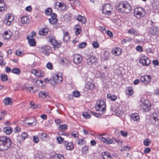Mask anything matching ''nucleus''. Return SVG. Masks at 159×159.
I'll list each match as a JSON object with an SVG mask.
<instances>
[{"instance_id": "f257e3e1", "label": "nucleus", "mask_w": 159, "mask_h": 159, "mask_svg": "<svg viewBox=\"0 0 159 159\" xmlns=\"http://www.w3.org/2000/svg\"><path fill=\"white\" fill-rule=\"evenodd\" d=\"M11 142L10 139L5 137L0 136V150L5 151L11 146Z\"/></svg>"}, {"instance_id": "f03ea898", "label": "nucleus", "mask_w": 159, "mask_h": 159, "mask_svg": "<svg viewBox=\"0 0 159 159\" xmlns=\"http://www.w3.org/2000/svg\"><path fill=\"white\" fill-rule=\"evenodd\" d=\"M117 9L119 11L125 13H129L131 10L130 4L127 2H120L119 3Z\"/></svg>"}, {"instance_id": "7ed1b4c3", "label": "nucleus", "mask_w": 159, "mask_h": 159, "mask_svg": "<svg viewBox=\"0 0 159 159\" xmlns=\"http://www.w3.org/2000/svg\"><path fill=\"white\" fill-rule=\"evenodd\" d=\"M62 80V78L60 74H55L50 79L51 84L53 86H55L57 84L61 83Z\"/></svg>"}, {"instance_id": "20e7f679", "label": "nucleus", "mask_w": 159, "mask_h": 159, "mask_svg": "<svg viewBox=\"0 0 159 159\" xmlns=\"http://www.w3.org/2000/svg\"><path fill=\"white\" fill-rule=\"evenodd\" d=\"M150 120L152 124L159 126V111L153 113L150 118Z\"/></svg>"}, {"instance_id": "39448f33", "label": "nucleus", "mask_w": 159, "mask_h": 159, "mask_svg": "<svg viewBox=\"0 0 159 159\" xmlns=\"http://www.w3.org/2000/svg\"><path fill=\"white\" fill-rule=\"evenodd\" d=\"M106 103L104 100H98L97 101L95 108L97 111H101L103 113L105 110Z\"/></svg>"}, {"instance_id": "423d86ee", "label": "nucleus", "mask_w": 159, "mask_h": 159, "mask_svg": "<svg viewBox=\"0 0 159 159\" xmlns=\"http://www.w3.org/2000/svg\"><path fill=\"white\" fill-rule=\"evenodd\" d=\"M134 16L138 18H141L145 14L144 10L141 7L135 8L134 11Z\"/></svg>"}, {"instance_id": "0eeeda50", "label": "nucleus", "mask_w": 159, "mask_h": 159, "mask_svg": "<svg viewBox=\"0 0 159 159\" xmlns=\"http://www.w3.org/2000/svg\"><path fill=\"white\" fill-rule=\"evenodd\" d=\"M112 8V7L110 4H106L103 6L102 13L107 15H110Z\"/></svg>"}, {"instance_id": "6e6552de", "label": "nucleus", "mask_w": 159, "mask_h": 159, "mask_svg": "<svg viewBox=\"0 0 159 159\" xmlns=\"http://www.w3.org/2000/svg\"><path fill=\"white\" fill-rule=\"evenodd\" d=\"M139 62L143 66H148L150 63L149 59L147 57L145 56H142L140 57Z\"/></svg>"}, {"instance_id": "1a4fd4ad", "label": "nucleus", "mask_w": 159, "mask_h": 159, "mask_svg": "<svg viewBox=\"0 0 159 159\" xmlns=\"http://www.w3.org/2000/svg\"><path fill=\"white\" fill-rule=\"evenodd\" d=\"M14 20V17L9 14H7L6 16L5 19L4 20V23L7 25L11 24V22Z\"/></svg>"}, {"instance_id": "9d476101", "label": "nucleus", "mask_w": 159, "mask_h": 159, "mask_svg": "<svg viewBox=\"0 0 159 159\" xmlns=\"http://www.w3.org/2000/svg\"><path fill=\"white\" fill-rule=\"evenodd\" d=\"M49 41L52 43V45L54 47H58L60 45V43H58L56 40L55 37L52 35H51L49 36Z\"/></svg>"}, {"instance_id": "9b49d317", "label": "nucleus", "mask_w": 159, "mask_h": 159, "mask_svg": "<svg viewBox=\"0 0 159 159\" xmlns=\"http://www.w3.org/2000/svg\"><path fill=\"white\" fill-rule=\"evenodd\" d=\"M140 80L143 83L147 84L151 81V77L150 75H145L141 76Z\"/></svg>"}, {"instance_id": "f8f14e48", "label": "nucleus", "mask_w": 159, "mask_h": 159, "mask_svg": "<svg viewBox=\"0 0 159 159\" xmlns=\"http://www.w3.org/2000/svg\"><path fill=\"white\" fill-rule=\"evenodd\" d=\"M31 73L38 77H43L44 75V73L43 71L40 70H37L35 69H32L31 70Z\"/></svg>"}, {"instance_id": "ddd939ff", "label": "nucleus", "mask_w": 159, "mask_h": 159, "mask_svg": "<svg viewBox=\"0 0 159 159\" xmlns=\"http://www.w3.org/2000/svg\"><path fill=\"white\" fill-rule=\"evenodd\" d=\"M141 108L144 111H148L150 109L151 105L150 103L148 102L147 103H143L141 106Z\"/></svg>"}, {"instance_id": "4468645a", "label": "nucleus", "mask_w": 159, "mask_h": 159, "mask_svg": "<svg viewBox=\"0 0 159 159\" xmlns=\"http://www.w3.org/2000/svg\"><path fill=\"white\" fill-rule=\"evenodd\" d=\"M82 61V57L80 55L78 54L74 55L73 61L75 63L77 64L80 63Z\"/></svg>"}, {"instance_id": "2eb2a0df", "label": "nucleus", "mask_w": 159, "mask_h": 159, "mask_svg": "<svg viewBox=\"0 0 159 159\" xmlns=\"http://www.w3.org/2000/svg\"><path fill=\"white\" fill-rule=\"evenodd\" d=\"M64 145L67 150L70 151L73 150L74 147L73 144L71 142L68 143L66 141H65L64 142Z\"/></svg>"}, {"instance_id": "dca6fc26", "label": "nucleus", "mask_w": 159, "mask_h": 159, "mask_svg": "<svg viewBox=\"0 0 159 159\" xmlns=\"http://www.w3.org/2000/svg\"><path fill=\"white\" fill-rule=\"evenodd\" d=\"M112 52L115 56H119L121 54V49L120 48L117 47L113 49Z\"/></svg>"}, {"instance_id": "f3484780", "label": "nucleus", "mask_w": 159, "mask_h": 159, "mask_svg": "<svg viewBox=\"0 0 159 159\" xmlns=\"http://www.w3.org/2000/svg\"><path fill=\"white\" fill-rule=\"evenodd\" d=\"M31 38L30 35L27 36L26 38L28 40L29 44L31 46H35L36 44L35 40L33 38Z\"/></svg>"}, {"instance_id": "a211bd4d", "label": "nucleus", "mask_w": 159, "mask_h": 159, "mask_svg": "<svg viewBox=\"0 0 159 159\" xmlns=\"http://www.w3.org/2000/svg\"><path fill=\"white\" fill-rule=\"evenodd\" d=\"M102 159H111V155L108 152H105L102 153Z\"/></svg>"}, {"instance_id": "6ab92c4d", "label": "nucleus", "mask_w": 159, "mask_h": 159, "mask_svg": "<svg viewBox=\"0 0 159 159\" xmlns=\"http://www.w3.org/2000/svg\"><path fill=\"white\" fill-rule=\"evenodd\" d=\"M48 96V93L44 91H41L39 93V96L41 98H45Z\"/></svg>"}, {"instance_id": "aec40b11", "label": "nucleus", "mask_w": 159, "mask_h": 159, "mask_svg": "<svg viewBox=\"0 0 159 159\" xmlns=\"http://www.w3.org/2000/svg\"><path fill=\"white\" fill-rule=\"evenodd\" d=\"M41 51L45 55L48 56L49 55V51L50 47L49 46H44L41 48Z\"/></svg>"}, {"instance_id": "412c9836", "label": "nucleus", "mask_w": 159, "mask_h": 159, "mask_svg": "<svg viewBox=\"0 0 159 159\" xmlns=\"http://www.w3.org/2000/svg\"><path fill=\"white\" fill-rule=\"evenodd\" d=\"M7 7L3 0H0V12L6 10Z\"/></svg>"}, {"instance_id": "4be33fe9", "label": "nucleus", "mask_w": 159, "mask_h": 159, "mask_svg": "<svg viewBox=\"0 0 159 159\" xmlns=\"http://www.w3.org/2000/svg\"><path fill=\"white\" fill-rule=\"evenodd\" d=\"M97 61V58L95 56H92L90 57L87 60L88 64L89 65L94 63Z\"/></svg>"}, {"instance_id": "5701e85b", "label": "nucleus", "mask_w": 159, "mask_h": 159, "mask_svg": "<svg viewBox=\"0 0 159 159\" xmlns=\"http://www.w3.org/2000/svg\"><path fill=\"white\" fill-rule=\"evenodd\" d=\"M149 31L150 34L152 35L157 34L158 32L157 29L156 27L153 26L150 28Z\"/></svg>"}, {"instance_id": "b1692460", "label": "nucleus", "mask_w": 159, "mask_h": 159, "mask_svg": "<svg viewBox=\"0 0 159 159\" xmlns=\"http://www.w3.org/2000/svg\"><path fill=\"white\" fill-rule=\"evenodd\" d=\"M131 119L134 121L138 122L140 120V117L138 113H133L131 114Z\"/></svg>"}, {"instance_id": "393cba45", "label": "nucleus", "mask_w": 159, "mask_h": 159, "mask_svg": "<svg viewBox=\"0 0 159 159\" xmlns=\"http://www.w3.org/2000/svg\"><path fill=\"white\" fill-rule=\"evenodd\" d=\"M101 140L108 144L112 143L113 142V140L109 138H105L104 137H102L101 138Z\"/></svg>"}, {"instance_id": "a878e982", "label": "nucleus", "mask_w": 159, "mask_h": 159, "mask_svg": "<svg viewBox=\"0 0 159 159\" xmlns=\"http://www.w3.org/2000/svg\"><path fill=\"white\" fill-rule=\"evenodd\" d=\"M11 35V33L10 31H6L4 32L3 34V37L4 39H8Z\"/></svg>"}, {"instance_id": "bb28decb", "label": "nucleus", "mask_w": 159, "mask_h": 159, "mask_svg": "<svg viewBox=\"0 0 159 159\" xmlns=\"http://www.w3.org/2000/svg\"><path fill=\"white\" fill-rule=\"evenodd\" d=\"M48 31V30L47 28H43L40 30L39 31V34L42 35H46Z\"/></svg>"}, {"instance_id": "cd10ccee", "label": "nucleus", "mask_w": 159, "mask_h": 159, "mask_svg": "<svg viewBox=\"0 0 159 159\" xmlns=\"http://www.w3.org/2000/svg\"><path fill=\"white\" fill-rule=\"evenodd\" d=\"M63 40L64 41H67L70 39V36L68 32L63 31Z\"/></svg>"}, {"instance_id": "c85d7f7f", "label": "nucleus", "mask_w": 159, "mask_h": 159, "mask_svg": "<svg viewBox=\"0 0 159 159\" xmlns=\"http://www.w3.org/2000/svg\"><path fill=\"white\" fill-rule=\"evenodd\" d=\"M85 88L89 89L92 90L94 89L95 85L93 84L90 82H87L85 85Z\"/></svg>"}, {"instance_id": "c756f323", "label": "nucleus", "mask_w": 159, "mask_h": 159, "mask_svg": "<svg viewBox=\"0 0 159 159\" xmlns=\"http://www.w3.org/2000/svg\"><path fill=\"white\" fill-rule=\"evenodd\" d=\"M21 22L23 24H27L30 22L29 17L27 16H23L21 19Z\"/></svg>"}, {"instance_id": "7c9ffc66", "label": "nucleus", "mask_w": 159, "mask_h": 159, "mask_svg": "<svg viewBox=\"0 0 159 159\" xmlns=\"http://www.w3.org/2000/svg\"><path fill=\"white\" fill-rule=\"evenodd\" d=\"M12 129L10 126L5 127L3 129V132L7 134H10L12 131Z\"/></svg>"}, {"instance_id": "2f4dec72", "label": "nucleus", "mask_w": 159, "mask_h": 159, "mask_svg": "<svg viewBox=\"0 0 159 159\" xmlns=\"http://www.w3.org/2000/svg\"><path fill=\"white\" fill-rule=\"evenodd\" d=\"M56 5L61 10H65L66 8V5L63 2H57Z\"/></svg>"}, {"instance_id": "473e14b6", "label": "nucleus", "mask_w": 159, "mask_h": 159, "mask_svg": "<svg viewBox=\"0 0 159 159\" xmlns=\"http://www.w3.org/2000/svg\"><path fill=\"white\" fill-rule=\"evenodd\" d=\"M77 20L80 22L82 24H84L86 22L85 18L83 16L81 15H79L77 17Z\"/></svg>"}, {"instance_id": "72a5a7b5", "label": "nucleus", "mask_w": 159, "mask_h": 159, "mask_svg": "<svg viewBox=\"0 0 159 159\" xmlns=\"http://www.w3.org/2000/svg\"><path fill=\"white\" fill-rule=\"evenodd\" d=\"M3 102L5 105H10L12 104V99L11 98H7L4 100Z\"/></svg>"}, {"instance_id": "f704fd0d", "label": "nucleus", "mask_w": 159, "mask_h": 159, "mask_svg": "<svg viewBox=\"0 0 159 159\" xmlns=\"http://www.w3.org/2000/svg\"><path fill=\"white\" fill-rule=\"evenodd\" d=\"M50 159H64L63 155L61 154H56Z\"/></svg>"}, {"instance_id": "c9c22d12", "label": "nucleus", "mask_w": 159, "mask_h": 159, "mask_svg": "<svg viewBox=\"0 0 159 159\" xmlns=\"http://www.w3.org/2000/svg\"><path fill=\"white\" fill-rule=\"evenodd\" d=\"M39 138L43 141H45L46 139V134L44 133L39 134H38Z\"/></svg>"}, {"instance_id": "e433bc0d", "label": "nucleus", "mask_w": 159, "mask_h": 159, "mask_svg": "<svg viewBox=\"0 0 159 159\" xmlns=\"http://www.w3.org/2000/svg\"><path fill=\"white\" fill-rule=\"evenodd\" d=\"M67 128V125L66 124L60 125L59 126V129L60 130L65 131Z\"/></svg>"}, {"instance_id": "4c0bfd02", "label": "nucleus", "mask_w": 159, "mask_h": 159, "mask_svg": "<svg viewBox=\"0 0 159 159\" xmlns=\"http://www.w3.org/2000/svg\"><path fill=\"white\" fill-rule=\"evenodd\" d=\"M109 54L108 53L105 52L103 54L101 57V60L104 61L105 60L108 59Z\"/></svg>"}, {"instance_id": "58836bf2", "label": "nucleus", "mask_w": 159, "mask_h": 159, "mask_svg": "<svg viewBox=\"0 0 159 159\" xmlns=\"http://www.w3.org/2000/svg\"><path fill=\"white\" fill-rule=\"evenodd\" d=\"M107 97V98L110 99L111 100L113 101H115L117 98L116 96L110 94H108Z\"/></svg>"}, {"instance_id": "ea45409f", "label": "nucleus", "mask_w": 159, "mask_h": 159, "mask_svg": "<svg viewBox=\"0 0 159 159\" xmlns=\"http://www.w3.org/2000/svg\"><path fill=\"white\" fill-rule=\"evenodd\" d=\"M28 136V135L27 133H23L22 134L21 136L19 137L18 139H19V138H20L21 139V141H23Z\"/></svg>"}, {"instance_id": "a19ab883", "label": "nucleus", "mask_w": 159, "mask_h": 159, "mask_svg": "<svg viewBox=\"0 0 159 159\" xmlns=\"http://www.w3.org/2000/svg\"><path fill=\"white\" fill-rule=\"evenodd\" d=\"M77 140L78 141V144L80 146L84 145L86 143V141L84 139H79Z\"/></svg>"}, {"instance_id": "79ce46f5", "label": "nucleus", "mask_w": 159, "mask_h": 159, "mask_svg": "<svg viewBox=\"0 0 159 159\" xmlns=\"http://www.w3.org/2000/svg\"><path fill=\"white\" fill-rule=\"evenodd\" d=\"M31 118L32 120V121L30 122H28L27 123L28 125L30 126H31L32 125H35L36 123L35 119L34 117H32Z\"/></svg>"}, {"instance_id": "37998d69", "label": "nucleus", "mask_w": 159, "mask_h": 159, "mask_svg": "<svg viewBox=\"0 0 159 159\" xmlns=\"http://www.w3.org/2000/svg\"><path fill=\"white\" fill-rule=\"evenodd\" d=\"M75 33L76 35L79 34L81 32V28L80 26L77 25L75 27Z\"/></svg>"}, {"instance_id": "c03bdc74", "label": "nucleus", "mask_w": 159, "mask_h": 159, "mask_svg": "<svg viewBox=\"0 0 159 159\" xmlns=\"http://www.w3.org/2000/svg\"><path fill=\"white\" fill-rule=\"evenodd\" d=\"M49 21L51 24H54L57 22V20L56 18L51 17V18L49 19Z\"/></svg>"}, {"instance_id": "a18cd8bd", "label": "nucleus", "mask_w": 159, "mask_h": 159, "mask_svg": "<svg viewBox=\"0 0 159 159\" xmlns=\"http://www.w3.org/2000/svg\"><path fill=\"white\" fill-rule=\"evenodd\" d=\"M20 70L17 68H14L12 70V72L14 74H18L20 73Z\"/></svg>"}, {"instance_id": "49530a36", "label": "nucleus", "mask_w": 159, "mask_h": 159, "mask_svg": "<svg viewBox=\"0 0 159 159\" xmlns=\"http://www.w3.org/2000/svg\"><path fill=\"white\" fill-rule=\"evenodd\" d=\"M57 139L59 143H62L64 142V138L59 136L57 137Z\"/></svg>"}, {"instance_id": "de8ad7c7", "label": "nucleus", "mask_w": 159, "mask_h": 159, "mask_svg": "<svg viewBox=\"0 0 159 159\" xmlns=\"http://www.w3.org/2000/svg\"><path fill=\"white\" fill-rule=\"evenodd\" d=\"M128 33L130 34H133L134 35H136L137 33L135 30L133 29H130L128 31Z\"/></svg>"}, {"instance_id": "09e8293b", "label": "nucleus", "mask_w": 159, "mask_h": 159, "mask_svg": "<svg viewBox=\"0 0 159 159\" xmlns=\"http://www.w3.org/2000/svg\"><path fill=\"white\" fill-rule=\"evenodd\" d=\"M71 136L75 138H78L79 134L76 131H73L71 134Z\"/></svg>"}, {"instance_id": "8fccbe9b", "label": "nucleus", "mask_w": 159, "mask_h": 159, "mask_svg": "<svg viewBox=\"0 0 159 159\" xmlns=\"http://www.w3.org/2000/svg\"><path fill=\"white\" fill-rule=\"evenodd\" d=\"M82 115L86 119L90 118L91 117V115L87 112H84L82 114Z\"/></svg>"}, {"instance_id": "3c124183", "label": "nucleus", "mask_w": 159, "mask_h": 159, "mask_svg": "<svg viewBox=\"0 0 159 159\" xmlns=\"http://www.w3.org/2000/svg\"><path fill=\"white\" fill-rule=\"evenodd\" d=\"M87 44L86 42H83L79 45V48H83L86 46Z\"/></svg>"}, {"instance_id": "603ef678", "label": "nucleus", "mask_w": 159, "mask_h": 159, "mask_svg": "<svg viewBox=\"0 0 159 159\" xmlns=\"http://www.w3.org/2000/svg\"><path fill=\"white\" fill-rule=\"evenodd\" d=\"M46 66L47 68L50 70H52L53 69L52 63L50 62H48Z\"/></svg>"}, {"instance_id": "864d4df0", "label": "nucleus", "mask_w": 159, "mask_h": 159, "mask_svg": "<svg viewBox=\"0 0 159 159\" xmlns=\"http://www.w3.org/2000/svg\"><path fill=\"white\" fill-rule=\"evenodd\" d=\"M52 12V9L51 8H49L46 10L45 13L47 15H49L51 14Z\"/></svg>"}, {"instance_id": "5fc2aeb1", "label": "nucleus", "mask_w": 159, "mask_h": 159, "mask_svg": "<svg viewBox=\"0 0 159 159\" xmlns=\"http://www.w3.org/2000/svg\"><path fill=\"white\" fill-rule=\"evenodd\" d=\"M126 94L127 95H131L133 94V90L131 89H128L126 91Z\"/></svg>"}, {"instance_id": "6e6d98bb", "label": "nucleus", "mask_w": 159, "mask_h": 159, "mask_svg": "<svg viewBox=\"0 0 159 159\" xmlns=\"http://www.w3.org/2000/svg\"><path fill=\"white\" fill-rule=\"evenodd\" d=\"M67 62V59L65 58H63L60 60L61 64L65 65Z\"/></svg>"}, {"instance_id": "4d7b16f0", "label": "nucleus", "mask_w": 159, "mask_h": 159, "mask_svg": "<svg viewBox=\"0 0 159 159\" xmlns=\"http://www.w3.org/2000/svg\"><path fill=\"white\" fill-rule=\"evenodd\" d=\"M34 159H43V157L41 154H37L35 156Z\"/></svg>"}, {"instance_id": "13d9d810", "label": "nucleus", "mask_w": 159, "mask_h": 159, "mask_svg": "<svg viewBox=\"0 0 159 159\" xmlns=\"http://www.w3.org/2000/svg\"><path fill=\"white\" fill-rule=\"evenodd\" d=\"M73 95L74 97H78L80 96V93L78 91H74L73 92Z\"/></svg>"}, {"instance_id": "bf43d9fd", "label": "nucleus", "mask_w": 159, "mask_h": 159, "mask_svg": "<svg viewBox=\"0 0 159 159\" xmlns=\"http://www.w3.org/2000/svg\"><path fill=\"white\" fill-rule=\"evenodd\" d=\"M143 143L144 145L146 146H148L150 144V142L149 139H147L144 141Z\"/></svg>"}, {"instance_id": "052dcab7", "label": "nucleus", "mask_w": 159, "mask_h": 159, "mask_svg": "<svg viewBox=\"0 0 159 159\" xmlns=\"http://www.w3.org/2000/svg\"><path fill=\"white\" fill-rule=\"evenodd\" d=\"M92 45L93 47L95 48H98L99 47V45L97 42H93L92 43Z\"/></svg>"}, {"instance_id": "680f3d73", "label": "nucleus", "mask_w": 159, "mask_h": 159, "mask_svg": "<svg viewBox=\"0 0 159 159\" xmlns=\"http://www.w3.org/2000/svg\"><path fill=\"white\" fill-rule=\"evenodd\" d=\"M33 140L34 143H37L39 141V139L37 136H34L33 137Z\"/></svg>"}, {"instance_id": "e2e57ef3", "label": "nucleus", "mask_w": 159, "mask_h": 159, "mask_svg": "<svg viewBox=\"0 0 159 159\" xmlns=\"http://www.w3.org/2000/svg\"><path fill=\"white\" fill-rule=\"evenodd\" d=\"M89 150V148L88 147L85 146L83 148L82 151L83 152L86 153Z\"/></svg>"}, {"instance_id": "0e129e2a", "label": "nucleus", "mask_w": 159, "mask_h": 159, "mask_svg": "<svg viewBox=\"0 0 159 159\" xmlns=\"http://www.w3.org/2000/svg\"><path fill=\"white\" fill-rule=\"evenodd\" d=\"M129 148L128 146H124L121 149V151H129Z\"/></svg>"}, {"instance_id": "69168bd1", "label": "nucleus", "mask_w": 159, "mask_h": 159, "mask_svg": "<svg viewBox=\"0 0 159 159\" xmlns=\"http://www.w3.org/2000/svg\"><path fill=\"white\" fill-rule=\"evenodd\" d=\"M7 79V75H2V80L3 81H6Z\"/></svg>"}, {"instance_id": "338daca9", "label": "nucleus", "mask_w": 159, "mask_h": 159, "mask_svg": "<svg viewBox=\"0 0 159 159\" xmlns=\"http://www.w3.org/2000/svg\"><path fill=\"white\" fill-rule=\"evenodd\" d=\"M114 112H115V113L117 115H120L121 112V111L119 110V109H115Z\"/></svg>"}, {"instance_id": "774afa93", "label": "nucleus", "mask_w": 159, "mask_h": 159, "mask_svg": "<svg viewBox=\"0 0 159 159\" xmlns=\"http://www.w3.org/2000/svg\"><path fill=\"white\" fill-rule=\"evenodd\" d=\"M154 7L156 9H159V3L158 2H155Z\"/></svg>"}]
</instances>
